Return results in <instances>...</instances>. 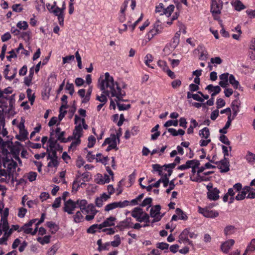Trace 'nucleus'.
<instances>
[{"instance_id": "nucleus-47", "label": "nucleus", "mask_w": 255, "mask_h": 255, "mask_svg": "<svg viewBox=\"0 0 255 255\" xmlns=\"http://www.w3.org/2000/svg\"><path fill=\"white\" fill-rule=\"evenodd\" d=\"M237 230L235 227L232 225L227 226L224 229V234L226 236H231L234 234Z\"/></svg>"}, {"instance_id": "nucleus-13", "label": "nucleus", "mask_w": 255, "mask_h": 255, "mask_svg": "<svg viewBox=\"0 0 255 255\" xmlns=\"http://www.w3.org/2000/svg\"><path fill=\"white\" fill-rule=\"evenodd\" d=\"M242 189V185L240 183H236L233 187L228 189L227 193L224 196L223 200L226 202L228 201L229 196H234L235 195L240 191Z\"/></svg>"}, {"instance_id": "nucleus-10", "label": "nucleus", "mask_w": 255, "mask_h": 255, "mask_svg": "<svg viewBox=\"0 0 255 255\" xmlns=\"http://www.w3.org/2000/svg\"><path fill=\"white\" fill-rule=\"evenodd\" d=\"M117 138L114 134H112L109 137L105 139L104 143L102 144V146L104 147L108 145L107 147L105 149L106 151H109L114 149H117V143L118 142Z\"/></svg>"}, {"instance_id": "nucleus-18", "label": "nucleus", "mask_w": 255, "mask_h": 255, "mask_svg": "<svg viewBox=\"0 0 255 255\" xmlns=\"http://www.w3.org/2000/svg\"><path fill=\"white\" fill-rule=\"evenodd\" d=\"M161 207L159 205L153 206L150 210V216L154 219L151 221V224L159 221L162 216L160 215Z\"/></svg>"}, {"instance_id": "nucleus-9", "label": "nucleus", "mask_w": 255, "mask_h": 255, "mask_svg": "<svg viewBox=\"0 0 255 255\" xmlns=\"http://www.w3.org/2000/svg\"><path fill=\"white\" fill-rule=\"evenodd\" d=\"M57 139L52 136H50V138L46 144V150L47 152L52 153L53 152H55L56 150H61L62 148L57 142Z\"/></svg>"}, {"instance_id": "nucleus-50", "label": "nucleus", "mask_w": 255, "mask_h": 255, "mask_svg": "<svg viewBox=\"0 0 255 255\" xmlns=\"http://www.w3.org/2000/svg\"><path fill=\"white\" fill-rule=\"evenodd\" d=\"M81 211H77L75 215L73 216V220L75 223H80L83 221L84 217L82 215Z\"/></svg>"}, {"instance_id": "nucleus-39", "label": "nucleus", "mask_w": 255, "mask_h": 255, "mask_svg": "<svg viewBox=\"0 0 255 255\" xmlns=\"http://www.w3.org/2000/svg\"><path fill=\"white\" fill-rule=\"evenodd\" d=\"M189 233V232L188 230H184L179 236L180 240L183 242L190 244L191 242L188 239Z\"/></svg>"}, {"instance_id": "nucleus-55", "label": "nucleus", "mask_w": 255, "mask_h": 255, "mask_svg": "<svg viewBox=\"0 0 255 255\" xmlns=\"http://www.w3.org/2000/svg\"><path fill=\"white\" fill-rule=\"evenodd\" d=\"M114 238V240L110 243V245L113 247H117L121 244V238L119 235H116Z\"/></svg>"}, {"instance_id": "nucleus-6", "label": "nucleus", "mask_w": 255, "mask_h": 255, "mask_svg": "<svg viewBox=\"0 0 255 255\" xmlns=\"http://www.w3.org/2000/svg\"><path fill=\"white\" fill-rule=\"evenodd\" d=\"M223 8V1L221 0H212L211 12L215 19L217 20L221 23L222 20L220 19L219 15Z\"/></svg>"}, {"instance_id": "nucleus-57", "label": "nucleus", "mask_w": 255, "mask_h": 255, "mask_svg": "<svg viewBox=\"0 0 255 255\" xmlns=\"http://www.w3.org/2000/svg\"><path fill=\"white\" fill-rule=\"evenodd\" d=\"M46 225L50 229L52 233H55L58 229V226L53 222H47Z\"/></svg>"}, {"instance_id": "nucleus-63", "label": "nucleus", "mask_w": 255, "mask_h": 255, "mask_svg": "<svg viewBox=\"0 0 255 255\" xmlns=\"http://www.w3.org/2000/svg\"><path fill=\"white\" fill-rule=\"evenodd\" d=\"M157 65L164 71L167 70L168 69L166 62L163 60H158L157 62Z\"/></svg>"}, {"instance_id": "nucleus-59", "label": "nucleus", "mask_w": 255, "mask_h": 255, "mask_svg": "<svg viewBox=\"0 0 255 255\" xmlns=\"http://www.w3.org/2000/svg\"><path fill=\"white\" fill-rule=\"evenodd\" d=\"M163 177H161L159 180H161V182H162L163 184V186L164 187H166L169 183L168 177L170 176L168 175V172H167V173H165V174H163V175H162Z\"/></svg>"}, {"instance_id": "nucleus-48", "label": "nucleus", "mask_w": 255, "mask_h": 255, "mask_svg": "<svg viewBox=\"0 0 255 255\" xmlns=\"http://www.w3.org/2000/svg\"><path fill=\"white\" fill-rule=\"evenodd\" d=\"M4 232V234L3 237L0 238V245H6V241L8 238L11 234V232L9 230L6 231H2V232Z\"/></svg>"}, {"instance_id": "nucleus-14", "label": "nucleus", "mask_w": 255, "mask_h": 255, "mask_svg": "<svg viewBox=\"0 0 255 255\" xmlns=\"http://www.w3.org/2000/svg\"><path fill=\"white\" fill-rule=\"evenodd\" d=\"M163 27L159 21H156L152 26V28L147 33L148 38L151 39L155 35L158 34L162 31Z\"/></svg>"}, {"instance_id": "nucleus-29", "label": "nucleus", "mask_w": 255, "mask_h": 255, "mask_svg": "<svg viewBox=\"0 0 255 255\" xmlns=\"http://www.w3.org/2000/svg\"><path fill=\"white\" fill-rule=\"evenodd\" d=\"M219 190L214 188L207 192V197L210 200L216 201L219 198Z\"/></svg>"}, {"instance_id": "nucleus-36", "label": "nucleus", "mask_w": 255, "mask_h": 255, "mask_svg": "<svg viewBox=\"0 0 255 255\" xmlns=\"http://www.w3.org/2000/svg\"><path fill=\"white\" fill-rule=\"evenodd\" d=\"M245 159L250 164L253 165L255 163V154L248 151L245 156Z\"/></svg>"}, {"instance_id": "nucleus-38", "label": "nucleus", "mask_w": 255, "mask_h": 255, "mask_svg": "<svg viewBox=\"0 0 255 255\" xmlns=\"http://www.w3.org/2000/svg\"><path fill=\"white\" fill-rule=\"evenodd\" d=\"M197 50L199 51V52L200 53V56H199V59L202 60H206V59H207L208 58V53H207V51H206V50L205 49V48L200 45V46H199L197 48Z\"/></svg>"}, {"instance_id": "nucleus-25", "label": "nucleus", "mask_w": 255, "mask_h": 255, "mask_svg": "<svg viewBox=\"0 0 255 255\" xmlns=\"http://www.w3.org/2000/svg\"><path fill=\"white\" fill-rule=\"evenodd\" d=\"M86 180L83 179L82 181H81L80 177L76 176L72 184V192H76L80 187H83V186H85L86 185Z\"/></svg>"}, {"instance_id": "nucleus-22", "label": "nucleus", "mask_w": 255, "mask_h": 255, "mask_svg": "<svg viewBox=\"0 0 255 255\" xmlns=\"http://www.w3.org/2000/svg\"><path fill=\"white\" fill-rule=\"evenodd\" d=\"M235 241L233 239H229L223 242L220 247L221 250L225 254L229 253L235 244Z\"/></svg>"}, {"instance_id": "nucleus-16", "label": "nucleus", "mask_w": 255, "mask_h": 255, "mask_svg": "<svg viewBox=\"0 0 255 255\" xmlns=\"http://www.w3.org/2000/svg\"><path fill=\"white\" fill-rule=\"evenodd\" d=\"M28 27V23L25 21H19L16 24V28L12 27L11 28V32L15 35H19L21 31L26 30Z\"/></svg>"}, {"instance_id": "nucleus-56", "label": "nucleus", "mask_w": 255, "mask_h": 255, "mask_svg": "<svg viewBox=\"0 0 255 255\" xmlns=\"http://www.w3.org/2000/svg\"><path fill=\"white\" fill-rule=\"evenodd\" d=\"M176 213L178 215V218H179L180 220H186L188 219L186 214L179 208H177L176 209Z\"/></svg>"}, {"instance_id": "nucleus-17", "label": "nucleus", "mask_w": 255, "mask_h": 255, "mask_svg": "<svg viewBox=\"0 0 255 255\" xmlns=\"http://www.w3.org/2000/svg\"><path fill=\"white\" fill-rule=\"evenodd\" d=\"M65 132L61 131L60 127H57L55 129L51 128L50 129V135L53 136L55 135L57 140H59L61 142H66L68 140L67 139L64 138V136Z\"/></svg>"}, {"instance_id": "nucleus-1", "label": "nucleus", "mask_w": 255, "mask_h": 255, "mask_svg": "<svg viewBox=\"0 0 255 255\" xmlns=\"http://www.w3.org/2000/svg\"><path fill=\"white\" fill-rule=\"evenodd\" d=\"M98 87L104 93L107 94L108 97L115 98L114 100L120 111L126 110L129 108V105L119 103L120 101H123L126 93L121 88L118 83L114 81L113 77L111 76L109 73H105L104 79L100 78L99 80Z\"/></svg>"}, {"instance_id": "nucleus-35", "label": "nucleus", "mask_w": 255, "mask_h": 255, "mask_svg": "<svg viewBox=\"0 0 255 255\" xmlns=\"http://www.w3.org/2000/svg\"><path fill=\"white\" fill-rule=\"evenodd\" d=\"M231 4L237 11H241L245 8V6L240 0H233Z\"/></svg>"}, {"instance_id": "nucleus-19", "label": "nucleus", "mask_w": 255, "mask_h": 255, "mask_svg": "<svg viewBox=\"0 0 255 255\" xmlns=\"http://www.w3.org/2000/svg\"><path fill=\"white\" fill-rule=\"evenodd\" d=\"M81 212L84 214H87L85 217V219L87 221H90L94 219L97 211L95 207L91 204L88 205L87 207L85 208V210Z\"/></svg>"}, {"instance_id": "nucleus-42", "label": "nucleus", "mask_w": 255, "mask_h": 255, "mask_svg": "<svg viewBox=\"0 0 255 255\" xmlns=\"http://www.w3.org/2000/svg\"><path fill=\"white\" fill-rule=\"evenodd\" d=\"M101 224H94L91 226L87 230V232L90 234H94L97 231H100L102 229Z\"/></svg>"}, {"instance_id": "nucleus-40", "label": "nucleus", "mask_w": 255, "mask_h": 255, "mask_svg": "<svg viewBox=\"0 0 255 255\" xmlns=\"http://www.w3.org/2000/svg\"><path fill=\"white\" fill-rule=\"evenodd\" d=\"M194 159L187 160L185 164H182L177 167V169L179 170H186L191 167L193 166V163H194Z\"/></svg>"}, {"instance_id": "nucleus-46", "label": "nucleus", "mask_w": 255, "mask_h": 255, "mask_svg": "<svg viewBox=\"0 0 255 255\" xmlns=\"http://www.w3.org/2000/svg\"><path fill=\"white\" fill-rule=\"evenodd\" d=\"M249 56L251 59L255 60V39L251 41L250 45Z\"/></svg>"}, {"instance_id": "nucleus-64", "label": "nucleus", "mask_w": 255, "mask_h": 255, "mask_svg": "<svg viewBox=\"0 0 255 255\" xmlns=\"http://www.w3.org/2000/svg\"><path fill=\"white\" fill-rule=\"evenodd\" d=\"M247 248V251H250V252L253 253L255 251V239L251 240Z\"/></svg>"}, {"instance_id": "nucleus-49", "label": "nucleus", "mask_w": 255, "mask_h": 255, "mask_svg": "<svg viewBox=\"0 0 255 255\" xmlns=\"http://www.w3.org/2000/svg\"><path fill=\"white\" fill-rule=\"evenodd\" d=\"M199 135L202 138L207 139L210 136V131L208 128L205 127L199 131Z\"/></svg>"}, {"instance_id": "nucleus-54", "label": "nucleus", "mask_w": 255, "mask_h": 255, "mask_svg": "<svg viewBox=\"0 0 255 255\" xmlns=\"http://www.w3.org/2000/svg\"><path fill=\"white\" fill-rule=\"evenodd\" d=\"M101 91H102V93L101 94L100 96L97 95L96 99L100 102L101 103L106 104L108 101V99L106 96H108L107 95V94L104 93L103 90Z\"/></svg>"}, {"instance_id": "nucleus-45", "label": "nucleus", "mask_w": 255, "mask_h": 255, "mask_svg": "<svg viewBox=\"0 0 255 255\" xmlns=\"http://www.w3.org/2000/svg\"><path fill=\"white\" fill-rule=\"evenodd\" d=\"M77 207L80 208V211H84L88 205L87 200L85 199H79L76 201Z\"/></svg>"}, {"instance_id": "nucleus-34", "label": "nucleus", "mask_w": 255, "mask_h": 255, "mask_svg": "<svg viewBox=\"0 0 255 255\" xmlns=\"http://www.w3.org/2000/svg\"><path fill=\"white\" fill-rule=\"evenodd\" d=\"M116 220V218L114 217L111 216L106 220H105L101 224L102 228L108 227L115 225V222Z\"/></svg>"}, {"instance_id": "nucleus-44", "label": "nucleus", "mask_w": 255, "mask_h": 255, "mask_svg": "<svg viewBox=\"0 0 255 255\" xmlns=\"http://www.w3.org/2000/svg\"><path fill=\"white\" fill-rule=\"evenodd\" d=\"M174 5L173 4L169 5L167 8H164L163 12L162 13H160V15H165L167 17H169L171 16V13L173 12L174 10Z\"/></svg>"}, {"instance_id": "nucleus-8", "label": "nucleus", "mask_w": 255, "mask_h": 255, "mask_svg": "<svg viewBox=\"0 0 255 255\" xmlns=\"http://www.w3.org/2000/svg\"><path fill=\"white\" fill-rule=\"evenodd\" d=\"M131 215L137 221L141 223L147 219L148 214L140 207H135L131 211Z\"/></svg>"}, {"instance_id": "nucleus-61", "label": "nucleus", "mask_w": 255, "mask_h": 255, "mask_svg": "<svg viewBox=\"0 0 255 255\" xmlns=\"http://www.w3.org/2000/svg\"><path fill=\"white\" fill-rule=\"evenodd\" d=\"M101 178L97 182V183L99 184H104L110 181V177L108 175H105L104 177L101 175Z\"/></svg>"}, {"instance_id": "nucleus-2", "label": "nucleus", "mask_w": 255, "mask_h": 255, "mask_svg": "<svg viewBox=\"0 0 255 255\" xmlns=\"http://www.w3.org/2000/svg\"><path fill=\"white\" fill-rule=\"evenodd\" d=\"M17 161L21 164L18 155L15 153L8 152L5 157L0 160V167H3L8 174H12L17 166Z\"/></svg>"}, {"instance_id": "nucleus-30", "label": "nucleus", "mask_w": 255, "mask_h": 255, "mask_svg": "<svg viewBox=\"0 0 255 255\" xmlns=\"http://www.w3.org/2000/svg\"><path fill=\"white\" fill-rule=\"evenodd\" d=\"M205 89L207 90L210 93H211L212 97H214L217 94H219L221 91V89L220 86H214L212 84L208 85L206 87Z\"/></svg>"}, {"instance_id": "nucleus-60", "label": "nucleus", "mask_w": 255, "mask_h": 255, "mask_svg": "<svg viewBox=\"0 0 255 255\" xmlns=\"http://www.w3.org/2000/svg\"><path fill=\"white\" fill-rule=\"evenodd\" d=\"M20 37L25 41H28L30 38V31H22L20 32L19 34Z\"/></svg>"}, {"instance_id": "nucleus-4", "label": "nucleus", "mask_w": 255, "mask_h": 255, "mask_svg": "<svg viewBox=\"0 0 255 255\" xmlns=\"http://www.w3.org/2000/svg\"><path fill=\"white\" fill-rule=\"evenodd\" d=\"M15 94H12L5 99L4 97H0V108L2 110L8 114H12L15 105Z\"/></svg>"}, {"instance_id": "nucleus-58", "label": "nucleus", "mask_w": 255, "mask_h": 255, "mask_svg": "<svg viewBox=\"0 0 255 255\" xmlns=\"http://www.w3.org/2000/svg\"><path fill=\"white\" fill-rule=\"evenodd\" d=\"M37 240L41 245L48 244L50 242V236H45L43 238L38 237L37 239Z\"/></svg>"}, {"instance_id": "nucleus-27", "label": "nucleus", "mask_w": 255, "mask_h": 255, "mask_svg": "<svg viewBox=\"0 0 255 255\" xmlns=\"http://www.w3.org/2000/svg\"><path fill=\"white\" fill-rule=\"evenodd\" d=\"M181 158L179 156H176L173 163L164 165V169L168 172V175L170 176L172 173V169L175 167L176 165L179 163Z\"/></svg>"}, {"instance_id": "nucleus-51", "label": "nucleus", "mask_w": 255, "mask_h": 255, "mask_svg": "<svg viewBox=\"0 0 255 255\" xmlns=\"http://www.w3.org/2000/svg\"><path fill=\"white\" fill-rule=\"evenodd\" d=\"M15 51L17 53H20L21 55H24L25 56H28L29 55V52L24 48L21 43L19 44L18 47L15 49Z\"/></svg>"}, {"instance_id": "nucleus-3", "label": "nucleus", "mask_w": 255, "mask_h": 255, "mask_svg": "<svg viewBox=\"0 0 255 255\" xmlns=\"http://www.w3.org/2000/svg\"><path fill=\"white\" fill-rule=\"evenodd\" d=\"M75 124L76 126L73 132V135L71 137H69L68 139L70 138H79L82 135L83 128L86 129L88 128V125L85 124V119L79 117L77 115L74 116Z\"/></svg>"}, {"instance_id": "nucleus-21", "label": "nucleus", "mask_w": 255, "mask_h": 255, "mask_svg": "<svg viewBox=\"0 0 255 255\" xmlns=\"http://www.w3.org/2000/svg\"><path fill=\"white\" fill-rule=\"evenodd\" d=\"M50 12L53 13L55 16L57 17L59 24L63 26L64 24V15L62 9L59 7H56L52 9Z\"/></svg>"}, {"instance_id": "nucleus-7", "label": "nucleus", "mask_w": 255, "mask_h": 255, "mask_svg": "<svg viewBox=\"0 0 255 255\" xmlns=\"http://www.w3.org/2000/svg\"><path fill=\"white\" fill-rule=\"evenodd\" d=\"M8 216V209L5 208L3 211H1L0 213V235L2 233V231H6L9 229V226L7 220Z\"/></svg>"}, {"instance_id": "nucleus-5", "label": "nucleus", "mask_w": 255, "mask_h": 255, "mask_svg": "<svg viewBox=\"0 0 255 255\" xmlns=\"http://www.w3.org/2000/svg\"><path fill=\"white\" fill-rule=\"evenodd\" d=\"M200 163L198 160L194 159L193 166L190 168L192 169L191 173L190 174V179L191 181L197 182H201L203 181H206L207 178L204 176L198 175V169Z\"/></svg>"}, {"instance_id": "nucleus-26", "label": "nucleus", "mask_w": 255, "mask_h": 255, "mask_svg": "<svg viewBox=\"0 0 255 255\" xmlns=\"http://www.w3.org/2000/svg\"><path fill=\"white\" fill-rule=\"evenodd\" d=\"M3 111L0 110V134L3 136H6L7 134V131L5 128V117L3 114Z\"/></svg>"}, {"instance_id": "nucleus-37", "label": "nucleus", "mask_w": 255, "mask_h": 255, "mask_svg": "<svg viewBox=\"0 0 255 255\" xmlns=\"http://www.w3.org/2000/svg\"><path fill=\"white\" fill-rule=\"evenodd\" d=\"M34 75V68H31L29 70L28 76L24 78V83L25 85L29 86L31 84L32 80Z\"/></svg>"}, {"instance_id": "nucleus-20", "label": "nucleus", "mask_w": 255, "mask_h": 255, "mask_svg": "<svg viewBox=\"0 0 255 255\" xmlns=\"http://www.w3.org/2000/svg\"><path fill=\"white\" fill-rule=\"evenodd\" d=\"M77 208L76 202H74L71 199L65 201L64 202L63 210L68 214H73V211Z\"/></svg>"}, {"instance_id": "nucleus-62", "label": "nucleus", "mask_w": 255, "mask_h": 255, "mask_svg": "<svg viewBox=\"0 0 255 255\" xmlns=\"http://www.w3.org/2000/svg\"><path fill=\"white\" fill-rule=\"evenodd\" d=\"M73 139H74V140L72 142L70 146L69 147V148L72 150H74L76 149L77 145L80 144V143L81 142L80 139H79V138H73Z\"/></svg>"}, {"instance_id": "nucleus-43", "label": "nucleus", "mask_w": 255, "mask_h": 255, "mask_svg": "<svg viewBox=\"0 0 255 255\" xmlns=\"http://www.w3.org/2000/svg\"><path fill=\"white\" fill-rule=\"evenodd\" d=\"M240 103L237 100H234L232 104V108L233 110V114L234 117H236L239 112Z\"/></svg>"}, {"instance_id": "nucleus-41", "label": "nucleus", "mask_w": 255, "mask_h": 255, "mask_svg": "<svg viewBox=\"0 0 255 255\" xmlns=\"http://www.w3.org/2000/svg\"><path fill=\"white\" fill-rule=\"evenodd\" d=\"M229 82L235 89H238L240 87L239 81L236 80L233 75H229Z\"/></svg>"}, {"instance_id": "nucleus-32", "label": "nucleus", "mask_w": 255, "mask_h": 255, "mask_svg": "<svg viewBox=\"0 0 255 255\" xmlns=\"http://www.w3.org/2000/svg\"><path fill=\"white\" fill-rule=\"evenodd\" d=\"M218 166L221 172H228L230 169L229 160L225 158L223 160L220 161Z\"/></svg>"}, {"instance_id": "nucleus-33", "label": "nucleus", "mask_w": 255, "mask_h": 255, "mask_svg": "<svg viewBox=\"0 0 255 255\" xmlns=\"http://www.w3.org/2000/svg\"><path fill=\"white\" fill-rule=\"evenodd\" d=\"M244 189L246 195L247 194V198L254 199L255 198V189L251 187L250 186H245Z\"/></svg>"}, {"instance_id": "nucleus-24", "label": "nucleus", "mask_w": 255, "mask_h": 255, "mask_svg": "<svg viewBox=\"0 0 255 255\" xmlns=\"http://www.w3.org/2000/svg\"><path fill=\"white\" fill-rule=\"evenodd\" d=\"M47 158L49 160L48 163V167H56L58 166V161L55 152H53L52 153H49Z\"/></svg>"}, {"instance_id": "nucleus-12", "label": "nucleus", "mask_w": 255, "mask_h": 255, "mask_svg": "<svg viewBox=\"0 0 255 255\" xmlns=\"http://www.w3.org/2000/svg\"><path fill=\"white\" fill-rule=\"evenodd\" d=\"M198 212L206 218H214L219 216V213L214 210H211L209 207L202 208L200 206L198 207Z\"/></svg>"}, {"instance_id": "nucleus-28", "label": "nucleus", "mask_w": 255, "mask_h": 255, "mask_svg": "<svg viewBox=\"0 0 255 255\" xmlns=\"http://www.w3.org/2000/svg\"><path fill=\"white\" fill-rule=\"evenodd\" d=\"M36 221V219H32L29 221L28 223H25L21 227V232H23V233L26 234H30V233H31V227Z\"/></svg>"}, {"instance_id": "nucleus-23", "label": "nucleus", "mask_w": 255, "mask_h": 255, "mask_svg": "<svg viewBox=\"0 0 255 255\" xmlns=\"http://www.w3.org/2000/svg\"><path fill=\"white\" fill-rule=\"evenodd\" d=\"M132 219L130 217L127 218L126 219L119 223L117 227L120 230L122 231L126 229L132 228Z\"/></svg>"}, {"instance_id": "nucleus-52", "label": "nucleus", "mask_w": 255, "mask_h": 255, "mask_svg": "<svg viewBox=\"0 0 255 255\" xmlns=\"http://www.w3.org/2000/svg\"><path fill=\"white\" fill-rule=\"evenodd\" d=\"M27 97L29 101L30 102L31 105L33 104L35 100L34 93L32 92V91L30 89H28L26 91Z\"/></svg>"}, {"instance_id": "nucleus-31", "label": "nucleus", "mask_w": 255, "mask_h": 255, "mask_svg": "<svg viewBox=\"0 0 255 255\" xmlns=\"http://www.w3.org/2000/svg\"><path fill=\"white\" fill-rule=\"evenodd\" d=\"M229 75L228 73H225L220 75V81L219 84L222 88H226L228 86Z\"/></svg>"}, {"instance_id": "nucleus-11", "label": "nucleus", "mask_w": 255, "mask_h": 255, "mask_svg": "<svg viewBox=\"0 0 255 255\" xmlns=\"http://www.w3.org/2000/svg\"><path fill=\"white\" fill-rule=\"evenodd\" d=\"M25 121L23 118L21 119L20 122L18 125L19 134L16 135V138L21 141H25L27 138L28 132L25 128Z\"/></svg>"}, {"instance_id": "nucleus-15", "label": "nucleus", "mask_w": 255, "mask_h": 255, "mask_svg": "<svg viewBox=\"0 0 255 255\" xmlns=\"http://www.w3.org/2000/svg\"><path fill=\"white\" fill-rule=\"evenodd\" d=\"M128 204L129 201L127 200H125L123 202H114L107 204L105 207V211L106 212H109L110 211H111L117 208H124L126 206H128Z\"/></svg>"}, {"instance_id": "nucleus-53", "label": "nucleus", "mask_w": 255, "mask_h": 255, "mask_svg": "<svg viewBox=\"0 0 255 255\" xmlns=\"http://www.w3.org/2000/svg\"><path fill=\"white\" fill-rule=\"evenodd\" d=\"M246 193L245 192L244 188L242 187V190L238 192V194L235 196V199L237 201H241L244 200L246 197L247 198Z\"/></svg>"}]
</instances>
